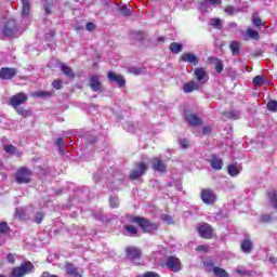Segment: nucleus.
<instances>
[{
    "label": "nucleus",
    "mask_w": 277,
    "mask_h": 277,
    "mask_svg": "<svg viewBox=\"0 0 277 277\" xmlns=\"http://www.w3.org/2000/svg\"><path fill=\"white\" fill-rule=\"evenodd\" d=\"M16 68L3 67L0 70V79L10 80L16 77Z\"/></svg>",
    "instance_id": "nucleus-15"
},
{
    "label": "nucleus",
    "mask_w": 277,
    "mask_h": 277,
    "mask_svg": "<svg viewBox=\"0 0 277 277\" xmlns=\"http://www.w3.org/2000/svg\"><path fill=\"white\" fill-rule=\"evenodd\" d=\"M146 170H148V166L144 162H138L136 164V168L130 173V179L132 181L140 179V176L146 174Z\"/></svg>",
    "instance_id": "nucleus-7"
},
{
    "label": "nucleus",
    "mask_w": 277,
    "mask_h": 277,
    "mask_svg": "<svg viewBox=\"0 0 277 277\" xmlns=\"http://www.w3.org/2000/svg\"><path fill=\"white\" fill-rule=\"evenodd\" d=\"M170 51L172 53L179 54V53H181V51H183V44L173 42L170 44Z\"/></svg>",
    "instance_id": "nucleus-31"
},
{
    "label": "nucleus",
    "mask_w": 277,
    "mask_h": 277,
    "mask_svg": "<svg viewBox=\"0 0 277 277\" xmlns=\"http://www.w3.org/2000/svg\"><path fill=\"white\" fill-rule=\"evenodd\" d=\"M229 49L233 55H239V52L241 51V43H239V41H232L229 44Z\"/></svg>",
    "instance_id": "nucleus-25"
},
{
    "label": "nucleus",
    "mask_w": 277,
    "mask_h": 277,
    "mask_svg": "<svg viewBox=\"0 0 277 277\" xmlns=\"http://www.w3.org/2000/svg\"><path fill=\"white\" fill-rule=\"evenodd\" d=\"M225 14H228L229 16H233L235 14V6L233 5H227L224 10Z\"/></svg>",
    "instance_id": "nucleus-45"
},
{
    "label": "nucleus",
    "mask_w": 277,
    "mask_h": 277,
    "mask_svg": "<svg viewBox=\"0 0 277 277\" xmlns=\"http://www.w3.org/2000/svg\"><path fill=\"white\" fill-rule=\"evenodd\" d=\"M65 272L70 277H81V269L70 262L65 263Z\"/></svg>",
    "instance_id": "nucleus-11"
},
{
    "label": "nucleus",
    "mask_w": 277,
    "mask_h": 277,
    "mask_svg": "<svg viewBox=\"0 0 277 277\" xmlns=\"http://www.w3.org/2000/svg\"><path fill=\"white\" fill-rule=\"evenodd\" d=\"M132 38L134 40H144V32L143 31H134V32H132Z\"/></svg>",
    "instance_id": "nucleus-43"
},
{
    "label": "nucleus",
    "mask_w": 277,
    "mask_h": 277,
    "mask_svg": "<svg viewBox=\"0 0 277 277\" xmlns=\"http://www.w3.org/2000/svg\"><path fill=\"white\" fill-rule=\"evenodd\" d=\"M0 277H6L5 275H0Z\"/></svg>",
    "instance_id": "nucleus-63"
},
{
    "label": "nucleus",
    "mask_w": 277,
    "mask_h": 277,
    "mask_svg": "<svg viewBox=\"0 0 277 277\" xmlns=\"http://www.w3.org/2000/svg\"><path fill=\"white\" fill-rule=\"evenodd\" d=\"M109 205H110L111 209H117V207L120 206V201L118 200V197H110Z\"/></svg>",
    "instance_id": "nucleus-38"
},
{
    "label": "nucleus",
    "mask_w": 277,
    "mask_h": 277,
    "mask_svg": "<svg viewBox=\"0 0 277 277\" xmlns=\"http://www.w3.org/2000/svg\"><path fill=\"white\" fill-rule=\"evenodd\" d=\"M31 272H34V264L31 262H25L21 264V266L13 268L12 276L23 277L27 276V274H31Z\"/></svg>",
    "instance_id": "nucleus-3"
},
{
    "label": "nucleus",
    "mask_w": 277,
    "mask_h": 277,
    "mask_svg": "<svg viewBox=\"0 0 277 277\" xmlns=\"http://www.w3.org/2000/svg\"><path fill=\"white\" fill-rule=\"evenodd\" d=\"M52 87L55 89V90H62V81L61 80H54L52 82Z\"/></svg>",
    "instance_id": "nucleus-49"
},
{
    "label": "nucleus",
    "mask_w": 277,
    "mask_h": 277,
    "mask_svg": "<svg viewBox=\"0 0 277 277\" xmlns=\"http://www.w3.org/2000/svg\"><path fill=\"white\" fill-rule=\"evenodd\" d=\"M253 83L256 87L265 85V78L263 76H255L253 78Z\"/></svg>",
    "instance_id": "nucleus-37"
},
{
    "label": "nucleus",
    "mask_w": 277,
    "mask_h": 277,
    "mask_svg": "<svg viewBox=\"0 0 277 277\" xmlns=\"http://www.w3.org/2000/svg\"><path fill=\"white\" fill-rule=\"evenodd\" d=\"M194 74L199 85H203V83H207V81H209V75L207 74V70H205V68L197 67L195 68Z\"/></svg>",
    "instance_id": "nucleus-8"
},
{
    "label": "nucleus",
    "mask_w": 277,
    "mask_h": 277,
    "mask_svg": "<svg viewBox=\"0 0 277 277\" xmlns=\"http://www.w3.org/2000/svg\"><path fill=\"white\" fill-rule=\"evenodd\" d=\"M240 248L241 251L245 252V254H250L252 252V249L254 248V245L252 243V240L247 238L242 240Z\"/></svg>",
    "instance_id": "nucleus-21"
},
{
    "label": "nucleus",
    "mask_w": 277,
    "mask_h": 277,
    "mask_svg": "<svg viewBox=\"0 0 277 277\" xmlns=\"http://www.w3.org/2000/svg\"><path fill=\"white\" fill-rule=\"evenodd\" d=\"M15 217H17L18 220H25V217H27V209L17 208L15 210Z\"/></svg>",
    "instance_id": "nucleus-29"
},
{
    "label": "nucleus",
    "mask_w": 277,
    "mask_h": 277,
    "mask_svg": "<svg viewBox=\"0 0 277 277\" xmlns=\"http://www.w3.org/2000/svg\"><path fill=\"white\" fill-rule=\"evenodd\" d=\"M227 172H228L229 176H237L239 174V170L237 169V167L235 164H229L227 167Z\"/></svg>",
    "instance_id": "nucleus-35"
},
{
    "label": "nucleus",
    "mask_w": 277,
    "mask_h": 277,
    "mask_svg": "<svg viewBox=\"0 0 277 277\" xmlns=\"http://www.w3.org/2000/svg\"><path fill=\"white\" fill-rule=\"evenodd\" d=\"M167 267L172 272H180L181 271V260L176 256H169L167 259Z\"/></svg>",
    "instance_id": "nucleus-13"
},
{
    "label": "nucleus",
    "mask_w": 277,
    "mask_h": 277,
    "mask_svg": "<svg viewBox=\"0 0 277 277\" xmlns=\"http://www.w3.org/2000/svg\"><path fill=\"white\" fill-rule=\"evenodd\" d=\"M138 277H161V276H159V274L155 272H147L144 275H140Z\"/></svg>",
    "instance_id": "nucleus-48"
},
{
    "label": "nucleus",
    "mask_w": 277,
    "mask_h": 277,
    "mask_svg": "<svg viewBox=\"0 0 277 277\" xmlns=\"http://www.w3.org/2000/svg\"><path fill=\"white\" fill-rule=\"evenodd\" d=\"M44 12L45 14H51V9L47 4H44Z\"/></svg>",
    "instance_id": "nucleus-58"
},
{
    "label": "nucleus",
    "mask_w": 277,
    "mask_h": 277,
    "mask_svg": "<svg viewBox=\"0 0 277 277\" xmlns=\"http://www.w3.org/2000/svg\"><path fill=\"white\" fill-rule=\"evenodd\" d=\"M180 146L181 148H189V141H187L186 138L180 140Z\"/></svg>",
    "instance_id": "nucleus-46"
},
{
    "label": "nucleus",
    "mask_w": 277,
    "mask_h": 277,
    "mask_svg": "<svg viewBox=\"0 0 277 277\" xmlns=\"http://www.w3.org/2000/svg\"><path fill=\"white\" fill-rule=\"evenodd\" d=\"M151 166L156 172H166V170L168 168L166 166V162H163V160H161V158H157V157L151 159Z\"/></svg>",
    "instance_id": "nucleus-17"
},
{
    "label": "nucleus",
    "mask_w": 277,
    "mask_h": 277,
    "mask_svg": "<svg viewBox=\"0 0 277 277\" xmlns=\"http://www.w3.org/2000/svg\"><path fill=\"white\" fill-rule=\"evenodd\" d=\"M182 90L185 92V94H189L192 92H196V90H200V83L192 80V81L185 83L182 87Z\"/></svg>",
    "instance_id": "nucleus-19"
},
{
    "label": "nucleus",
    "mask_w": 277,
    "mask_h": 277,
    "mask_svg": "<svg viewBox=\"0 0 277 277\" xmlns=\"http://www.w3.org/2000/svg\"><path fill=\"white\" fill-rule=\"evenodd\" d=\"M237 272H238V274H241V271L238 269Z\"/></svg>",
    "instance_id": "nucleus-64"
},
{
    "label": "nucleus",
    "mask_w": 277,
    "mask_h": 277,
    "mask_svg": "<svg viewBox=\"0 0 277 277\" xmlns=\"http://www.w3.org/2000/svg\"><path fill=\"white\" fill-rule=\"evenodd\" d=\"M211 131L210 127H206L203 128V134L207 135V133H209Z\"/></svg>",
    "instance_id": "nucleus-59"
},
{
    "label": "nucleus",
    "mask_w": 277,
    "mask_h": 277,
    "mask_svg": "<svg viewBox=\"0 0 277 277\" xmlns=\"http://www.w3.org/2000/svg\"><path fill=\"white\" fill-rule=\"evenodd\" d=\"M203 266H205V269L206 272H213V269H215V267H213V262L212 261H206L203 262Z\"/></svg>",
    "instance_id": "nucleus-40"
},
{
    "label": "nucleus",
    "mask_w": 277,
    "mask_h": 277,
    "mask_svg": "<svg viewBox=\"0 0 277 277\" xmlns=\"http://www.w3.org/2000/svg\"><path fill=\"white\" fill-rule=\"evenodd\" d=\"M42 220H44V213L43 212H37L36 215H35L36 224H42Z\"/></svg>",
    "instance_id": "nucleus-41"
},
{
    "label": "nucleus",
    "mask_w": 277,
    "mask_h": 277,
    "mask_svg": "<svg viewBox=\"0 0 277 277\" xmlns=\"http://www.w3.org/2000/svg\"><path fill=\"white\" fill-rule=\"evenodd\" d=\"M260 38L259 31L252 29V27H248L243 35V40H260Z\"/></svg>",
    "instance_id": "nucleus-20"
},
{
    "label": "nucleus",
    "mask_w": 277,
    "mask_h": 277,
    "mask_svg": "<svg viewBox=\"0 0 277 277\" xmlns=\"http://www.w3.org/2000/svg\"><path fill=\"white\" fill-rule=\"evenodd\" d=\"M108 79L109 81H113L114 83H117V85L119 88H124V85L127 84V80H124V77L117 75L114 71H109L108 72Z\"/></svg>",
    "instance_id": "nucleus-16"
},
{
    "label": "nucleus",
    "mask_w": 277,
    "mask_h": 277,
    "mask_svg": "<svg viewBox=\"0 0 277 277\" xmlns=\"http://www.w3.org/2000/svg\"><path fill=\"white\" fill-rule=\"evenodd\" d=\"M227 118H232L233 120H236L237 115H235V113H228Z\"/></svg>",
    "instance_id": "nucleus-57"
},
{
    "label": "nucleus",
    "mask_w": 277,
    "mask_h": 277,
    "mask_svg": "<svg viewBox=\"0 0 277 277\" xmlns=\"http://www.w3.org/2000/svg\"><path fill=\"white\" fill-rule=\"evenodd\" d=\"M6 259H8V261H9L10 263H14V262L16 261V259L14 258V254H12V253H9V254L6 255Z\"/></svg>",
    "instance_id": "nucleus-55"
},
{
    "label": "nucleus",
    "mask_w": 277,
    "mask_h": 277,
    "mask_svg": "<svg viewBox=\"0 0 277 277\" xmlns=\"http://www.w3.org/2000/svg\"><path fill=\"white\" fill-rule=\"evenodd\" d=\"M16 183L23 185L25 183H30L31 181V170L27 168H21L15 174Z\"/></svg>",
    "instance_id": "nucleus-5"
},
{
    "label": "nucleus",
    "mask_w": 277,
    "mask_h": 277,
    "mask_svg": "<svg viewBox=\"0 0 277 277\" xmlns=\"http://www.w3.org/2000/svg\"><path fill=\"white\" fill-rule=\"evenodd\" d=\"M8 230H10V226H8L6 222H2L0 223V233H8Z\"/></svg>",
    "instance_id": "nucleus-44"
},
{
    "label": "nucleus",
    "mask_w": 277,
    "mask_h": 277,
    "mask_svg": "<svg viewBox=\"0 0 277 277\" xmlns=\"http://www.w3.org/2000/svg\"><path fill=\"white\" fill-rule=\"evenodd\" d=\"M261 222H265V223L272 222V215H269V214L262 215L261 216Z\"/></svg>",
    "instance_id": "nucleus-52"
},
{
    "label": "nucleus",
    "mask_w": 277,
    "mask_h": 277,
    "mask_svg": "<svg viewBox=\"0 0 277 277\" xmlns=\"http://www.w3.org/2000/svg\"><path fill=\"white\" fill-rule=\"evenodd\" d=\"M201 200L205 205H213L217 200V196L212 189L205 188L201 190Z\"/></svg>",
    "instance_id": "nucleus-6"
},
{
    "label": "nucleus",
    "mask_w": 277,
    "mask_h": 277,
    "mask_svg": "<svg viewBox=\"0 0 277 277\" xmlns=\"http://www.w3.org/2000/svg\"><path fill=\"white\" fill-rule=\"evenodd\" d=\"M184 118L190 127H200L202 124V119L189 111L184 113Z\"/></svg>",
    "instance_id": "nucleus-9"
},
{
    "label": "nucleus",
    "mask_w": 277,
    "mask_h": 277,
    "mask_svg": "<svg viewBox=\"0 0 277 277\" xmlns=\"http://www.w3.org/2000/svg\"><path fill=\"white\" fill-rule=\"evenodd\" d=\"M210 26L214 27V29H222V19L220 18H211Z\"/></svg>",
    "instance_id": "nucleus-34"
},
{
    "label": "nucleus",
    "mask_w": 277,
    "mask_h": 277,
    "mask_svg": "<svg viewBox=\"0 0 277 277\" xmlns=\"http://www.w3.org/2000/svg\"><path fill=\"white\" fill-rule=\"evenodd\" d=\"M4 36L9 38H18L21 34H18V26H16L15 19H9L3 29Z\"/></svg>",
    "instance_id": "nucleus-4"
},
{
    "label": "nucleus",
    "mask_w": 277,
    "mask_h": 277,
    "mask_svg": "<svg viewBox=\"0 0 277 277\" xmlns=\"http://www.w3.org/2000/svg\"><path fill=\"white\" fill-rule=\"evenodd\" d=\"M197 252H207V250H209V246L207 245H201V246H198L196 248Z\"/></svg>",
    "instance_id": "nucleus-50"
},
{
    "label": "nucleus",
    "mask_w": 277,
    "mask_h": 277,
    "mask_svg": "<svg viewBox=\"0 0 277 277\" xmlns=\"http://www.w3.org/2000/svg\"><path fill=\"white\" fill-rule=\"evenodd\" d=\"M161 220H163V222H167L168 224H172V217L168 214L162 215Z\"/></svg>",
    "instance_id": "nucleus-54"
},
{
    "label": "nucleus",
    "mask_w": 277,
    "mask_h": 277,
    "mask_svg": "<svg viewBox=\"0 0 277 277\" xmlns=\"http://www.w3.org/2000/svg\"><path fill=\"white\" fill-rule=\"evenodd\" d=\"M4 150L9 155H18V150L14 145H4Z\"/></svg>",
    "instance_id": "nucleus-36"
},
{
    "label": "nucleus",
    "mask_w": 277,
    "mask_h": 277,
    "mask_svg": "<svg viewBox=\"0 0 277 277\" xmlns=\"http://www.w3.org/2000/svg\"><path fill=\"white\" fill-rule=\"evenodd\" d=\"M251 23L253 27H265V23H263V19L259 16V13H253L251 15Z\"/></svg>",
    "instance_id": "nucleus-24"
},
{
    "label": "nucleus",
    "mask_w": 277,
    "mask_h": 277,
    "mask_svg": "<svg viewBox=\"0 0 277 277\" xmlns=\"http://www.w3.org/2000/svg\"><path fill=\"white\" fill-rule=\"evenodd\" d=\"M229 27H237V23L229 24Z\"/></svg>",
    "instance_id": "nucleus-61"
},
{
    "label": "nucleus",
    "mask_w": 277,
    "mask_h": 277,
    "mask_svg": "<svg viewBox=\"0 0 277 277\" xmlns=\"http://www.w3.org/2000/svg\"><path fill=\"white\" fill-rule=\"evenodd\" d=\"M94 29H96V25H94V23H92V22L87 23L88 31H94Z\"/></svg>",
    "instance_id": "nucleus-53"
},
{
    "label": "nucleus",
    "mask_w": 277,
    "mask_h": 277,
    "mask_svg": "<svg viewBox=\"0 0 277 277\" xmlns=\"http://www.w3.org/2000/svg\"><path fill=\"white\" fill-rule=\"evenodd\" d=\"M267 109L268 111H277V102L276 101L268 102Z\"/></svg>",
    "instance_id": "nucleus-42"
},
{
    "label": "nucleus",
    "mask_w": 277,
    "mask_h": 277,
    "mask_svg": "<svg viewBox=\"0 0 277 277\" xmlns=\"http://www.w3.org/2000/svg\"><path fill=\"white\" fill-rule=\"evenodd\" d=\"M60 68L65 77H68L69 79H75V71L72 70V68H70V66L62 63L60 65Z\"/></svg>",
    "instance_id": "nucleus-22"
},
{
    "label": "nucleus",
    "mask_w": 277,
    "mask_h": 277,
    "mask_svg": "<svg viewBox=\"0 0 277 277\" xmlns=\"http://www.w3.org/2000/svg\"><path fill=\"white\" fill-rule=\"evenodd\" d=\"M56 146L58 147V150L63 151L64 150V138H62V137L57 138Z\"/></svg>",
    "instance_id": "nucleus-47"
},
{
    "label": "nucleus",
    "mask_w": 277,
    "mask_h": 277,
    "mask_svg": "<svg viewBox=\"0 0 277 277\" xmlns=\"http://www.w3.org/2000/svg\"><path fill=\"white\" fill-rule=\"evenodd\" d=\"M51 36H52V37L55 36V32H51Z\"/></svg>",
    "instance_id": "nucleus-62"
},
{
    "label": "nucleus",
    "mask_w": 277,
    "mask_h": 277,
    "mask_svg": "<svg viewBox=\"0 0 277 277\" xmlns=\"http://www.w3.org/2000/svg\"><path fill=\"white\" fill-rule=\"evenodd\" d=\"M198 230L200 237H202L203 239H211V237H213V228L207 223L200 225Z\"/></svg>",
    "instance_id": "nucleus-12"
},
{
    "label": "nucleus",
    "mask_w": 277,
    "mask_h": 277,
    "mask_svg": "<svg viewBox=\"0 0 277 277\" xmlns=\"http://www.w3.org/2000/svg\"><path fill=\"white\" fill-rule=\"evenodd\" d=\"M180 60H181V62L192 64L193 66H198V62H200L196 54L189 53V52L182 54Z\"/></svg>",
    "instance_id": "nucleus-14"
},
{
    "label": "nucleus",
    "mask_w": 277,
    "mask_h": 277,
    "mask_svg": "<svg viewBox=\"0 0 277 277\" xmlns=\"http://www.w3.org/2000/svg\"><path fill=\"white\" fill-rule=\"evenodd\" d=\"M22 3H23L22 16L27 17L29 16L31 5L29 4V0H22Z\"/></svg>",
    "instance_id": "nucleus-27"
},
{
    "label": "nucleus",
    "mask_w": 277,
    "mask_h": 277,
    "mask_svg": "<svg viewBox=\"0 0 277 277\" xmlns=\"http://www.w3.org/2000/svg\"><path fill=\"white\" fill-rule=\"evenodd\" d=\"M32 96H34L35 98H42V97H44V96H51V93L44 92V91H39V92H34V93H32Z\"/></svg>",
    "instance_id": "nucleus-39"
},
{
    "label": "nucleus",
    "mask_w": 277,
    "mask_h": 277,
    "mask_svg": "<svg viewBox=\"0 0 277 277\" xmlns=\"http://www.w3.org/2000/svg\"><path fill=\"white\" fill-rule=\"evenodd\" d=\"M206 3H210V5H222V0H206Z\"/></svg>",
    "instance_id": "nucleus-51"
},
{
    "label": "nucleus",
    "mask_w": 277,
    "mask_h": 277,
    "mask_svg": "<svg viewBox=\"0 0 277 277\" xmlns=\"http://www.w3.org/2000/svg\"><path fill=\"white\" fill-rule=\"evenodd\" d=\"M212 64H214V69L216 72H222L224 70V63L219 58H212Z\"/></svg>",
    "instance_id": "nucleus-28"
},
{
    "label": "nucleus",
    "mask_w": 277,
    "mask_h": 277,
    "mask_svg": "<svg viewBox=\"0 0 277 277\" xmlns=\"http://www.w3.org/2000/svg\"><path fill=\"white\" fill-rule=\"evenodd\" d=\"M213 274H214L215 277H229L226 269H223V268H220V267H214L213 268Z\"/></svg>",
    "instance_id": "nucleus-30"
},
{
    "label": "nucleus",
    "mask_w": 277,
    "mask_h": 277,
    "mask_svg": "<svg viewBox=\"0 0 277 277\" xmlns=\"http://www.w3.org/2000/svg\"><path fill=\"white\" fill-rule=\"evenodd\" d=\"M90 88L93 92H100L103 84H101V77L98 75L91 76Z\"/></svg>",
    "instance_id": "nucleus-18"
},
{
    "label": "nucleus",
    "mask_w": 277,
    "mask_h": 277,
    "mask_svg": "<svg viewBox=\"0 0 277 277\" xmlns=\"http://www.w3.org/2000/svg\"><path fill=\"white\" fill-rule=\"evenodd\" d=\"M128 72H130V75H135V76L145 75L146 68L133 66V67H130V68L128 69Z\"/></svg>",
    "instance_id": "nucleus-26"
},
{
    "label": "nucleus",
    "mask_w": 277,
    "mask_h": 277,
    "mask_svg": "<svg viewBox=\"0 0 277 277\" xmlns=\"http://www.w3.org/2000/svg\"><path fill=\"white\" fill-rule=\"evenodd\" d=\"M40 277H57V275H52L49 272H43Z\"/></svg>",
    "instance_id": "nucleus-56"
},
{
    "label": "nucleus",
    "mask_w": 277,
    "mask_h": 277,
    "mask_svg": "<svg viewBox=\"0 0 277 277\" xmlns=\"http://www.w3.org/2000/svg\"><path fill=\"white\" fill-rule=\"evenodd\" d=\"M27 101H28V96L25 93L19 92L10 97L9 105H11L13 109H15L18 116H22L23 118H27V116H29V111L21 107V105H25Z\"/></svg>",
    "instance_id": "nucleus-1"
},
{
    "label": "nucleus",
    "mask_w": 277,
    "mask_h": 277,
    "mask_svg": "<svg viewBox=\"0 0 277 277\" xmlns=\"http://www.w3.org/2000/svg\"><path fill=\"white\" fill-rule=\"evenodd\" d=\"M119 12H121L123 16H131V14L133 13V8L127 5L120 6Z\"/></svg>",
    "instance_id": "nucleus-33"
},
{
    "label": "nucleus",
    "mask_w": 277,
    "mask_h": 277,
    "mask_svg": "<svg viewBox=\"0 0 277 277\" xmlns=\"http://www.w3.org/2000/svg\"><path fill=\"white\" fill-rule=\"evenodd\" d=\"M123 228L129 233L130 237H135V235H137L138 229L134 225H124Z\"/></svg>",
    "instance_id": "nucleus-32"
},
{
    "label": "nucleus",
    "mask_w": 277,
    "mask_h": 277,
    "mask_svg": "<svg viewBox=\"0 0 277 277\" xmlns=\"http://www.w3.org/2000/svg\"><path fill=\"white\" fill-rule=\"evenodd\" d=\"M128 259H130V261H133L135 263V261H140V259H142V250L135 248V247H128L126 249Z\"/></svg>",
    "instance_id": "nucleus-10"
},
{
    "label": "nucleus",
    "mask_w": 277,
    "mask_h": 277,
    "mask_svg": "<svg viewBox=\"0 0 277 277\" xmlns=\"http://www.w3.org/2000/svg\"><path fill=\"white\" fill-rule=\"evenodd\" d=\"M130 222L132 224H137L142 228L143 233H155L159 228V224L150 222L144 216H131Z\"/></svg>",
    "instance_id": "nucleus-2"
},
{
    "label": "nucleus",
    "mask_w": 277,
    "mask_h": 277,
    "mask_svg": "<svg viewBox=\"0 0 277 277\" xmlns=\"http://www.w3.org/2000/svg\"><path fill=\"white\" fill-rule=\"evenodd\" d=\"M210 166L212 170H222L224 162L219 157H212L210 160Z\"/></svg>",
    "instance_id": "nucleus-23"
},
{
    "label": "nucleus",
    "mask_w": 277,
    "mask_h": 277,
    "mask_svg": "<svg viewBox=\"0 0 277 277\" xmlns=\"http://www.w3.org/2000/svg\"><path fill=\"white\" fill-rule=\"evenodd\" d=\"M269 263H273V265H276L277 259L276 258H269Z\"/></svg>",
    "instance_id": "nucleus-60"
}]
</instances>
